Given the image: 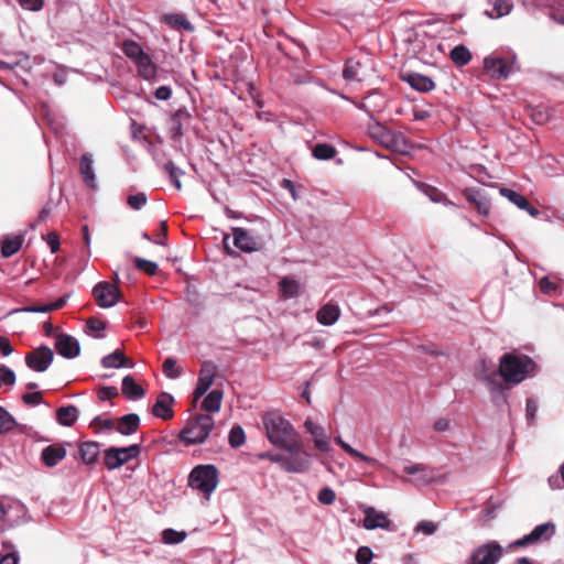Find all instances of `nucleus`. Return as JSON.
<instances>
[{"mask_svg": "<svg viewBox=\"0 0 564 564\" xmlns=\"http://www.w3.org/2000/svg\"><path fill=\"white\" fill-rule=\"evenodd\" d=\"M480 366L477 376L487 383L496 403L499 399L502 402L507 400L503 393L505 387L498 381V377H501L507 384H519L535 373V362L530 357L513 352L505 354L500 358L498 370L495 367L487 368L485 361H481Z\"/></svg>", "mask_w": 564, "mask_h": 564, "instance_id": "f257e3e1", "label": "nucleus"}, {"mask_svg": "<svg viewBox=\"0 0 564 564\" xmlns=\"http://www.w3.org/2000/svg\"><path fill=\"white\" fill-rule=\"evenodd\" d=\"M268 440L286 452H299L302 444L291 423L280 414L271 412L263 416Z\"/></svg>", "mask_w": 564, "mask_h": 564, "instance_id": "f03ea898", "label": "nucleus"}, {"mask_svg": "<svg viewBox=\"0 0 564 564\" xmlns=\"http://www.w3.org/2000/svg\"><path fill=\"white\" fill-rule=\"evenodd\" d=\"M215 425L214 419L208 414H196L187 420L186 425L180 432L178 438L185 445L204 443Z\"/></svg>", "mask_w": 564, "mask_h": 564, "instance_id": "7ed1b4c3", "label": "nucleus"}, {"mask_svg": "<svg viewBox=\"0 0 564 564\" xmlns=\"http://www.w3.org/2000/svg\"><path fill=\"white\" fill-rule=\"evenodd\" d=\"M290 455L265 453L261 458L278 464L284 471L302 474L311 467V455L302 448L297 452H288Z\"/></svg>", "mask_w": 564, "mask_h": 564, "instance_id": "20e7f679", "label": "nucleus"}, {"mask_svg": "<svg viewBox=\"0 0 564 564\" xmlns=\"http://www.w3.org/2000/svg\"><path fill=\"white\" fill-rule=\"evenodd\" d=\"M188 485L207 497L218 485V471L213 465H198L189 474Z\"/></svg>", "mask_w": 564, "mask_h": 564, "instance_id": "39448f33", "label": "nucleus"}, {"mask_svg": "<svg viewBox=\"0 0 564 564\" xmlns=\"http://www.w3.org/2000/svg\"><path fill=\"white\" fill-rule=\"evenodd\" d=\"M140 446L109 447L104 452V463L109 470L117 469L140 455Z\"/></svg>", "mask_w": 564, "mask_h": 564, "instance_id": "423d86ee", "label": "nucleus"}, {"mask_svg": "<svg viewBox=\"0 0 564 564\" xmlns=\"http://www.w3.org/2000/svg\"><path fill=\"white\" fill-rule=\"evenodd\" d=\"M503 554L501 545L496 541H489L477 546L466 564H497Z\"/></svg>", "mask_w": 564, "mask_h": 564, "instance_id": "0eeeda50", "label": "nucleus"}, {"mask_svg": "<svg viewBox=\"0 0 564 564\" xmlns=\"http://www.w3.org/2000/svg\"><path fill=\"white\" fill-rule=\"evenodd\" d=\"M368 133L371 139L388 149L397 150L404 142L401 134L391 132L378 121L368 124Z\"/></svg>", "mask_w": 564, "mask_h": 564, "instance_id": "6e6552de", "label": "nucleus"}, {"mask_svg": "<svg viewBox=\"0 0 564 564\" xmlns=\"http://www.w3.org/2000/svg\"><path fill=\"white\" fill-rule=\"evenodd\" d=\"M94 297L100 307L113 306L119 300V289L109 282H99L93 290Z\"/></svg>", "mask_w": 564, "mask_h": 564, "instance_id": "1a4fd4ad", "label": "nucleus"}, {"mask_svg": "<svg viewBox=\"0 0 564 564\" xmlns=\"http://www.w3.org/2000/svg\"><path fill=\"white\" fill-rule=\"evenodd\" d=\"M53 358V350L46 346H41L25 356V362L32 370L43 372L50 367Z\"/></svg>", "mask_w": 564, "mask_h": 564, "instance_id": "9d476101", "label": "nucleus"}, {"mask_svg": "<svg viewBox=\"0 0 564 564\" xmlns=\"http://www.w3.org/2000/svg\"><path fill=\"white\" fill-rule=\"evenodd\" d=\"M361 510L365 513L362 527L366 530H391V521L389 520L387 513L383 511H378L373 507L369 506H362Z\"/></svg>", "mask_w": 564, "mask_h": 564, "instance_id": "9b49d317", "label": "nucleus"}, {"mask_svg": "<svg viewBox=\"0 0 564 564\" xmlns=\"http://www.w3.org/2000/svg\"><path fill=\"white\" fill-rule=\"evenodd\" d=\"M232 243L242 252H254L261 249V242L247 229L232 228Z\"/></svg>", "mask_w": 564, "mask_h": 564, "instance_id": "f8f14e48", "label": "nucleus"}, {"mask_svg": "<svg viewBox=\"0 0 564 564\" xmlns=\"http://www.w3.org/2000/svg\"><path fill=\"white\" fill-rule=\"evenodd\" d=\"M555 533V525L551 522L536 525L529 534L522 539L517 540L513 545L524 546L534 544L543 540H549Z\"/></svg>", "mask_w": 564, "mask_h": 564, "instance_id": "ddd939ff", "label": "nucleus"}, {"mask_svg": "<svg viewBox=\"0 0 564 564\" xmlns=\"http://www.w3.org/2000/svg\"><path fill=\"white\" fill-rule=\"evenodd\" d=\"M484 67L492 78L502 79L510 75L513 65L505 58L489 56L484 59Z\"/></svg>", "mask_w": 564, "mask_h": 564, "instance_id": "4468645a", "label": "nucleus"}, {"mask_svg": "<svg viewBox=\"0 0 564 564\" xmlns=\"http://www.w3.org/2000/svg\"><path fill=\"white\" fill-rule=\"evenodd\" d=\"M175 399L167 392H161L152 406V414L161 420L167 421L174 416L173 405Z\"/></svg>", "mask_w": 564, "mask_h": 564, "instance_id": "2eb2a0df", "label": "nucleus"}, {"mask_svg": "<svg viewBox=\"0 0 564 564\" xmlns=\"http://www.w3.org/2000/svg\"><path fill=\"white\" fill-rule=\"evenodd\" d=\"M55 349L64 358H75L79 355L80 347L78 340L67 334H58L56 336Z\"/></svg>", "mask_w": 564, "mask_h": 564, "instance_id": "dca6fc26", "label": "nucleus"}, {"mask_svg": "<svg viewBox=\"0 0 564 564\" xmlns=\"http://www.w3.org/2000/svg\"><path fill=\"white\" fill-rule=\"evenodd\" d=\"M499 192L501 196L506 197L510 203L514 204L518 208L525 210L530 216L536 217L540 214V212L535 207H533L527 200V198L520 193L507 187H500Z\"/></svg>", "mask_w": 564, "mask_h": 564, "instance_id": "f3484780", "label": "nucleus"}, {"mask_svg": "<svg viewBox=\"0 0 564 564\" xmlns=\"http://www.w3.org/2000/svg\"><path fill=\"white\" fill-rule=\"evenodd\" d=\"M403 471L408 475L415 476L413 482L416 485L429 484L434 480L433 471L423 464L409 463L403 467Z\"/></svg>", "mask_w": 564, "mask_h": 564, "instance_id": "a211bd4d", "label": "nucleus"}, {"mask_svg": "<svg viewBox=\"0 0 564 564\" xmlns=\"http://www.w3.org/2000/svg\"><path fill=\"white\" fill-rule=\"evenodd\" d=\"M80 174L83 176L85 184L88 187H90L93 189L97 188V180H96V174H95V170H94L93 154L85 153L82 155V158H80Z\"/></svg>", "mask_w": 564, "mask_h": 564, "instance_id": "6ab92c4d", "label": "nucleus"}, {"mask_svg": "<svg viewBox=\"0 0 564 564\" xmlns=\"http://www.w3.org/2000/svg\"><path fill=\"white\" fill-rule=\"evenodd\" d=\"M340 317V308L333 303L324 304L316 313V319L324 326L334 325Z\"/></svg>", "mask_w": 564, "mask_h": 564, "instance_id": "aec40b11", "label": "nucleus"}, {"mask_svg": "<svg viewBox=\"0 0 564 564\" xmlns=\"http://www.w3.org/2000/svg\"><path fill=\"white\" fill-rule=\"evenodd\" d=\"M134 64L138 68L139 76L144 80L151 82L156 78L158 66L153 63L149 54L145 53Z\"/></svg>", "mask_w": 564, "mask_h": 564, "instance_id": "412c9836", "label": "nucleus"}, {"mask_svg": "<svg viewBox=\"0 0 564 564\" xmlns=\"http://www.w3.org/2000/svg\"><path fill=\"white\" fill-rule=\"evenodd\" d=\"M487 4L491 9H487L485 14L491 19H499L508 15L513 8L511 0H487Z\"/></svg>", "mask_w": 564, "mask_h": 564, "instance_id": "4be33fe9", "label": "nucleus"}, {"mask_svg": "<svg viewBox=\"0 0 564 564\" xmlns=\"http://www.w3.org/2000/svg\"><path fill=\"white\" fill-rule=\"evenodd\" d=\"M66 456V449L62 445H50L42 451V460L48 467L56 466Z\"/></svg>", "mask_w": 564, "mask_h": 564, "instance_id": "5701e85b", "label": "nucleus"}, {"mask_svg": "<svg viewBox=\"0 0 564 564\" xmlns=\"http://www.w3.org/2000/svg\"><path fill=\"white\" fill-rule=\"evenodd\" d=\"M215 375L212 369L208 368V366H203L199 377L197 379V383L194 390V399L198 400L200 397H203L210 386L214 382Z\"/></svg>", "mask_w": 564, "mask_h": 564, "instance_id": "b1692460", "label": "nucleus"}, {"mask_svg": "<svg viewBox=\"0 0 564 564\" xmlns=\"http://www.w3.org/2000/svg\"><path fill=\"white\" fill-rule=\"evenodd\" d=\"M101 365L104 368L110 369V368H132L134 364L126 358L123 352L120 349L115 350L113 352L105 356L101 359Z\"/></svg>", "mask_w": 564, "mask_h": 564, "instance_id": "393cba45", "label": "nucleus"}, {"mask_svg": "<svg viewBox=\"0 0 564 564\" xmlns=\"http://www.w3.org/2000/svg\"><path fill=\"white\" fill-rule=\"evenodd\" d=\"M408 84L417 91L427 93L434 89L435 84L429 76L411 73L405 77Z\"/></svg>", "mask_w": 564, "mask_h": 564, "instance_id": "a878e982", "label": "nucleus"}, {"mask_svg": "<svg viewBox=\"0 0 564 564\" xmlns=\"http://www.w3.org/2000/svg\"><path fill=\"white\" fill-rule=\"evenodd\" d=\"M280 293L284 299H293L300 294L301 284L293 276H284L279 282Z\"/></svg>", "mask_w": 564, "mask_h": 564, "instance_id": "bb28decb", "label": "nucleus"}, {"mask_svg": "<svg viewBox=\"0 0 564 564\" xmlns=\"http://www.w3.org/2000/svg\"><path fill=\"white\" fill-rule=\"evenodd\" d=\"M122 393L130 400H138L144 395V389L139 386L131 376H126L122 379L121 386Z\"/></svg>", "mask_w": 564, "mask_h": 564, "instance_id": "cd10ccee", "label": "nucleus"}, {"mask_svg": "<svg viewBox=\"0 0 564 564\" xmlns=\"http://www.w3.org/2000/svg\"><path fill=\"white\" fill-rule=\"evenodd\" d=\"M162 21L175 30L193 31L194 28L183 13L165 14Z\"/></svg>", "mask_w": 564, "mask_h": 564, "instance_id": "c85d7f7f", "label": "nucleus"}, {"mask_svg": "<svg viewBox=\"0 0 564 564\" xmlns=\"http://www.w3.org/2000/svg\"><path fill=\"white\" fill-rule=\"evenodd\" d=\"M365 75L360 62L350 59L346 63L343 76L347 82H361Z\"/></svg>", "mask_w": 564, "mask_h": 564, "instance_id": "c756f323", "label": "nucleus"}, {"mask_svg": "<svg viewBox=\"0 0 564 564\" xmlns=\"http://www.w3.org/2000/svg\"><path fill=\"white\" fill-rule=\"evenodd\" d=\"M23 243L22 236H7L1 242V254L4 258H10L15 254Z\"/></svg>", "mask_w": 564, "mask_h": 564, "instance_id": "7c9ffc66", "label": "nucleus"}, {"mask_svg": "<svg viewBox=\"0 0 564 564\" xmlns=\"http://www.w3.org/2000/svg\"><path fill=\"white\" fill-rule=\"evenodd\" d=\"M140 424V417L137 414L123 415L117 425V431L122 435H130L134 433Z\"/></svg>", "mask_w": 564, "mask_h": 564, "instance_id": "2f4dec72", "label": "nucleus"}, {"mask_svg": "<svg viewBox=\"0 0 564 564\" xmlns=\"http://www.w3.org/2000/svg\"><path fill=\"white\" fill-rule=\"evenodd\" d=\"M224 393L219 389L210 391L202 402V409L206 412L216 413L220 410Z\"/></svg>", "mask_w": 564, "mask_h": 564, "instance_id": "473e14b6", "label": "nucleus"}, {"mask_svg": "<svg viewBox=\"0 0 564 564\" xmlns=\"http://www.w3.org/2000/svg\"><path fill=\"white\" fill-rule=\"evenodd\" d=\"M79 455L86 465L96 463L99 455V446L96 442H85L79 446Z\"/></svg>", "mask_w": 564, "mask_h": 564, "instance_id": "72a5a7b5", "label": "nucleus"}, {"mask_svg": "<svg viewBox=\"0 0 564 564\" xmlns=\"http://www.w3.org/2000/svg\"><path fill=\"white\" fill-rule=\"evenodd\" d=\"M57 421L64 426H72L78 419V410L74 405L61 406L57 412Z\"/></svg>", "mask_w": 564, "mask_h": 564, "instance_id": "f704fd0d", "label": "nucleus"}, {"mask_svg": "<svg viewBox=\"0 0 564 564\" xmlns=\"http://www.w3.org/2000/svg\"><path fill=\"white\" fill-rule=\"evenodd\" d=\"M467 199L475 204L479 214L487 216L490 212L489 200L478 191H468Z\"/></svg>", "mask_w": 564, "mask_h": 564, "instance_id": "c9c22d12", "label": "nucleus"}, {"mask_svg": "<svg viewBox=\"0 0 564 564\" xmlns=\"http://www.w3.org/2000/svg\"><path fill=\"white\" fill-rule=\"evenodd\" d=\"M335 443L337 445H339L348 455H350L351 457L356 458V459H359L364 463H367V464H375L377 460L372 457H369L365 454H362L361 452L355 449L354 447H351L348 443H346L340 436H336L334 438Z\"/></svg>", "mask_w": 564, "mask_h": 564, "instance_id": "e433bc0d", "label": "nucleus"}, {"mask_svg": "<svg viewBox=\"0 0 564 564\" xmlns=\"http://www.w3.org/2000/svg\"><path fill=\"white\" fill-rule=\"evenodd\" d=\"M121 50L127 57L133 61V63H135L141 56L145 54L141 45L132 40L123 41Z\"/></svg>", "mask_w": 564, "mask_h": 564, "instance_id": "4c0bfd02", "label": "nucleus"}, {"mask_svg": "<svg viewBox=\"0 0 564 564\" xmlns=\"http://www.w3.org/2000/svg\"><path fill=\"white\" fill-rule=\"evenodd\" d=\"M451 59L457 66H465L471 59L470 51L464 45H457L451 51Z\"/></svg>", "mask_w": 564, "mask_h": 564, "instance_id": "58836bf2", "label": "nucleus"}, {"mask_svg": "<svg viewBox=\"0 0 564 564\" xmlns=\"http://www.w3.org/2000/svg\"><path fill=\"white\" fill-rule=\"evenodd\" d=\"M2 552L0 553V564H18L19 555L14 545L8 541L2 542Z\"/></svg>", "mask_w": 564, "mask_h": 564, "instance_id": "ea45409f", "label": "nucleus"}, {"mask_svg": "<svg viewBox=\"0 0 564 564\" xmlns=\"http://www.w3.org/2000/svg\"><path fill=\"white\" fill-rule=\"evenodd\" d=\"M335 154L336 149L327 143H318L313 149V156L317 160H330Z\"/></svg>", "mask_w": 564, "mask_h": 564, "instance_id": "a19ab883", "label": "nucleus"}, {"mask_svg": "<svg viewBox=\"0 0 564 564\" xmlns=\"http://www.w3.org/2000/svg\"><path fill=\"white\" fill-rule=\"evenodd\" d=\"M315 447L324 453L330 451L329 438L323 427L318 429L317 432L312 434Z\"/></svg>", "mask_w": 564, "mask_h": 564, "instance_id": "79ce46f5", "label": "nucleus"}, {"mask_svg": "<svg viewBox=\"0 0 564 564\" xmlns=\"http://www.w3.org/2000/svg\"><path fill=\"white\" fill-rule=\"evenodd\" d=\"M186 533L184 531H176L174 529H165L162 531V541L165 544H177L185 540Z\"/></svg>", "mask_w": 564, "mask_h": 564, "instance_id": "37998d69", "label": "nucleus"}, {"mask_svg": "<svg viewBox=\"0 0 564 564\" xmlns=\"http://www.w3.org/2000/svg\"><path fill=\"white\" fill-rule=\"evenodd\" d=\"M164 170L167 172L170 180L172 181L176 189L180 191L182 188L180 177L184 174V172L178 166H176L172 161H169L164 164Z\"/></svg>", "mask_w": 564, "mask_h": 564, "instance_id": "c03bdc74", "label": "nucleus"}, {"mask_svg": "<svg viewBox=\"0 0 564 564\" xmlns=\"http://www.w3.org/2000/svg\"><path fill=\"white\" fill-rule=\"evenodd\" d=\"M14 425V417L4 408L0 406V434L10 432Z\"/></svg>", "mask_w": 564, "mask_h": 564, "instance_id": "a18cd8bd", "label": "nucleus"}, {"mask_svg": "<svg viewBox=\"0 0 564 564\" xmlns=\"http://www.w3.org/2000/svg\"><path fill=\"white\" fill-rule=\"evenodd\" d=\"M162 369L164 375L170 379H176L182 373L181 369L176 365V360L172 357H169L164 360Z\"/></svg>", "mask_w": 564, "mask_h": 564, "instance_id": "49530a36", "label": "nucleus"}, {"mask_svg": "<svg viewBox=\"0 0 564 564\" xmlns=\"http://www.w3.org/2000/svg\"><path fill=\"white\" fill-rule=\"evenodd\" d=\"M246 441L245 432L240 426H234L229 432V443L232 447H240Z\"/></svg>", "mask_w": 564, "mask_h": 564, "instance_id": "de8ad7c7", "label": "nucleus"}, {"mask_svg": "<svg viewBox=\"0 0 564 564\" xmlns=\"http://www.w3.org/2000/svg\"><path fill=\"white\" fill-rule=\"evenodd\" d=\"M531 117L535 123L543 124L551 118V112L546 107H536L532 109Z\"/></svg>", "mask_w": 564, "mask_h": 564, "instance_id": "09e8293b", "label": "nucleus"}, {"mask_svg": "<svg viewBox=\"0 0 564 564\" xmlns=\"http://www.w3.org/2000/svg\"><path fill=\"white\" fill-rule=\"evenodd\" d=\"M15 383V373L7 366H0V388L2 386L12 387Z\"/></svg>", "mask_w": 564, "mask_h": 564, "instance_id": "8fccbe9b", "label": "nucleus"}, {"mask_svg": "<svg viewBox=\"0 0 564 564\" xmlns=\"http://www.w3.org/2000/svg\"><path fill=\"white\" fill-rule=\"evenodd\" d=\"M317 499L319 503L330 506L335 502L336 492L329 487H324L319 490Z\"/></svg>", "mask_w": 564, "mask_h": 564, "instance_id": "3c124183", "label": "nucleus"}, {"mask_svg": "<svg viewBox=\"0 0 564 564\" xmlns=\"http://www.w3.org/2000/svg\"><path fill=\"white\" fill-rule=\"evenodd\" d=\"M135 267L139 270L144 271L149 275L156 274L158 269H159L158 264L155 262H152V261H149V260H145V259H142V258H137L135 259Z\"/></svg>", "mask_w": 564, "mask_h": 564, "instance_id": "603ef678", "label": "nucleus"}, {"mask_svg": "<svg viewBox=\"0 0 564 564\" xmlns=\"http://www.w3.org/2000/svg\"><path fill=\"white\" fill-rule=\"evenodd\" d=\"M147 202L148 198L144 193L130 195L127 199L128 205L134 210H140L143 206H145Z\"/></svg>", "mask_w": 564, "mask_h": 564, "instance_id": "864d4df0", "label": "nucleus"}, {"mask_svg": "<svg viewBox=\"0 0 564 564\" xmlns=\"http://www.w3.org/2000/svg\"><path fill=\"white\" fill-rule=\"evenodd\" d=\"M86 329L88 334L101 337V332L105 329V323L96 318H90L87 321Z\"/></svg>", "mask_w": 564, "mask_h": 564, "instance_id": "5fc2aeb1", "label": "nucleus"}, {"mask_svg": "<svg viewBox=\"0 0 564 564\" xmlns=\"http://www.w3.org/2000/svg\"><path fill=\"white\" fill-rule=\"evenodd\" d=\"M373 557V553L368 546H360L356 554V561L358 564H369Z\"/></svg>", "mask_w": 564, "mask_h": 564, "instance_id": "6e6d98bb", "label": "nucleus"}, {"mask_svg": "<svg viewBox=\"0 0 564 564\" xmlns=\"http://www.w3.org/2000/svg\"><path fill=\"white\" fill-rule=\"evenodd\" d=\"M549 485L552 489L564 488V464L560 467V474L549 477Z\"/></svg>", "mask_w": 564, "mask_h": 564, "instance_id": "4d7b16f0", "label": "nucleus"}, {"mask_svg": "<svg viewBox=\"0 0 564 564\" xmlns=\"http://www.w3.org/2000/svg\"><path fill=\"white\" fill-rule=\"evenodd\" d=\"M437 525L432 521H421L416 524L415 531L424 535H432L436 532Z\"/></svg>", "mask_w": 564, "mask_h": 564, "instance_id": "13d9d810", "label": "nucleus"}, {"mask_svg": "<svg viewBox=\"0 0 564 564\" xmlns=\"http://www.w3.org/2000/svg\"><path fill=\"white\" fill-rule=\"evenodd\" d=\"M366 99L370 104V109L372 110V113L375 111H379L383 106V97L378 93H371L366 97Z\"/></svg>", "mask_w": 564, "mask_h": 564, "instance_id": "bf43d9fd", "label": "nucleus"}, {"mask_svg": "<svg viewBox=\"0 0 564 564\" xmlns=\"http://www.w3.org/2000/svg\"><path fill=\"white\" fill-rule=\"evenodd\" d=\"M539 286L541 292L547 295L554 294L557 291V285L546 276L539 281Z\"/></svg>", "mask_w": 564, "mask_h": 564, "instance_id": "052dcab7", "label": "nucleus"}, {"mask_svg": "<svg viewBox=\"0 0 564 564\" xmlns=\"http://www.w3.org/2000/svg\"><path fill=\"white\" fill-rule=\"evenodd\" d=\"M19 4L29 11H40L43 8L44 0H18Z\"/></svg>", "mask_w": 564, "mask_h": 564, "instance_id": "680f3d73", "label": "nucleus"}, {"mask_svg": "<svg viewBox=\"0 0 564 564\" xmlns=\"http://www.w3.org/2000/svg\"><path fill=\"white\" fill-rule=\"evenodd\" d=\"M22 400L28 405H37L42 403V394L39 391L26 393L22 397Z\"/></svg>", "mask_w": 564, "mask_h": 564, "instance_id": "e2e57ef3", "label": "nucleus"}, {"mask_svg": "<svg viewBox=\"0 0 564 564\" xmlns=\"http://www.w3.org/2000/svg\"><path fill=\"white\" fill-rule=\"evenodd\" d=\"M46 242L52 253H56L59 249V239L55 232H50L46 238Z\"/></svg>", "mask_w": 564, "mask_h": 564, "instance_id": "0e129e2a", "label": "nucleus"}, {"mask_svg": "<svg viewBox=\"0 0 564 564\" xmlns=\"http://www.w3.org/2000/svg\"><path fill=\"white\" fill-rule=\"evenodd\" d=\"M525 412H527V417L530 421H533L535 415H536V412H538V404H536V402L533 399H528L527 400Z\"/></svg>", "mask_w": 564, "mask_h": 564, "instance_id": "69168bd1", "label": "nucleus"}, {"mask_svg": "<svg viewBox=\"0 0 564 564\" xmlns=\"http://www.w3.org/2000/svg\"><path fill=\"white\" fill-rule=\"evenodd\" d=\"M13 351L9 339L4 336H0V354L4 357L11 355Z\"/></svg>", "mask_w": 564, "mask_h": 564, "instance_id": "338daca9", "label": "nucleus"}, {"mask_svg": "<svg viewBox=\"0 0 564 564\" xmlns=\"http://www.w3.org/2000/svg\"><path fill=\"white\" fill-rule=\"evenodd\" d=\"M155 97L159 99V100H167L171 98V95H172V90L169 86H160L156 90H155Z\"/></svg>", "mask_w": 564, "mask_h": 564, "instance_id": "774afa93", "label": "nucleus"}]
</instances>
